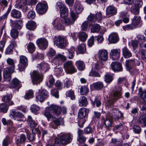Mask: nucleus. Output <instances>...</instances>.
<instances>
[{"instance_id":"35","label":"nucleus","mask_w":146,"mask_h":146,"mask_svg":"<svg viewBox=\"0 0 146 146\" xmlns=\"http://www.w3.org/2000/svg\"><path fill=\"white\" fill-rule=\"evenodd\" d=\"M27 49L30 53H32L36 49V47L34 43L32 42H29L27 46Z\"/></svg>"},{"instance_id":"58","label":"nucleus","mask_w":146,"mask_h":146,"mask_svg":"<svg viewBox=\"0 0 146 146\" xmlns=\"http://www.w3.org/2000/svg\"><path fill=\"white\" fill-rule=\"evenodd\" d=\"M39 107L35 104H33L31 106L30 109L32 112L36 113L39 110Z\"/></svg>"},{"instance_id":"7","label":"nucleus","mask_w":146,"mask_h":146,"mask_svg":"<svg viewBox=\"0 0 146 146\" xmlns=\"http://www.w3.org/2000/svg\"><path fill=\"white\" fill-rule=\"evenodd\" d=\"M11 117L14 120L18 121H22L24 118V115L21 113L16 111L15 109L11 110L10 113Z\"/></svg>"},{"instance_id":"39","label":"nucleus","mask_w":146,"mask_h":146,"mask_svg":"<svg viewBox=\"0 0 146 146\" xmlns=\"http://www.w3.org/2000/svg\"><path fill=\"white\" fill-rule=\"evenodd\" d=\"M55 80L52 75H50L49 76L48 78L49 83L47 82L46 85L48 87L50 88L52 87L54 84V82Z\"/></svg>"},{"instance_id":"15","label":"nucleus","mask_w":146,"mask_h":146,"mask_svg":"<svg viewBox=\"0 0 146 146\" xmlns=\"http://www.w3.org/2000/svg\"><path fill=\"white\" fill-rule=\"evenodd\" d=\"M111 69L114 72H120L122 70L121 64L117 62H112L111 64Z\"/></svg>"},{"instance_id":"25","label":"nucleus","mask_w":146,"mask_h":146,"mask_svg":"<svg viewBox=\"0 0 146 146\" xmlns=\"http://www.w3.org/2000/svg\"><path fill=\"white\" fill-rule=\"evenodd\" d=\"M36 26V23L33 21H29L26 25V28L32 31L35 29Z\"/></svg>"},{"instance_id":"54","label":"nucleus","mask_w":146,"mask_h":146,"mask_svg":"<svg viewBox=\"0 0 146 146\" xmlns=\"http://www.w3.org/2000/svg\"><path fill=\"white\" fill-rule=\"evenodd\" d=\"M7 62L8 64L11 66L10 68L15 69V64L13 59L9 58L7 60Z\"/></svg>"},{"instance_id":"22","label":"nucleus","mask_w":146,"mask_h":146,"mask_svg":"<svg viewBox=\"0 0 146 146\" xmlns=\"http://www.w3.org/2000/svg\"><path fill=\"white\" fill-rule=\"evenodd\" d=\"M12 25L19 29H20L23 26V22L22 20H19L13 21L12 20H10Z\"/></svg>"},{"instance_id":"16","label":"nucleus","mask_w":146,"mask_h":146,"mask_svg":"<svg viewBox=\"0 0 146 146\" xmlns=\"http://www.w3.org/2000/svg\"><path fill=\"white\" fill-rule=\"evenodd\" d=\"M98 55L99 59L103 61H106L108 58V53L105 50H99Z\"/></svg>"},{"instance_id":"43","label":"nucleus","mask_w":146,"mask_h":146,"mask_svg":"<svg viewBox=\"0 0 146 146\" xmlns=\"http://www.w3.org/2000/svg\"><path fill=\"white\" fill-rule=\"evenodd\" d=\"M78 50L80 53H84L86 51V46L84 44H82L77 47Z\"/></svg>"},{"instance_id":"61","label":"nucleus","mask_w":146,"mask_h":146,"mask_svg":"<svg viewBox=\"0 0 146 146\" xmlns=\"http://www.w3.org/2000/svg\"><path fill=\"white\" fill-rule=\"evenodd\" d=\"M133 131L134 133L137 134H139L141 131V129L138 125H135L133 127Z\"/></svg>"},{"instance_id":"49","label":"nucleus","mask_w":146,"mask_h":146,"mask_svg":"<svg viewBox=\"0 0 146 146\" xmlns=\"http://www.w3.org/2000/svg\"><path fill=\"white\" fill-rule=\"evenodd\" d=\"M19 35L18 32L17 30L15 29H13L11 32V36L14 38H16Z\"/></svg>"},{"instance_id":"59","label":"nucleus","mask_w":146,"mask_h":146,"mask_svg":"<svg viewBox=\"0 0 146 146\" xmlns=\"http://www.w3.org/2000/svg\"><path fill=\"white\" fill-rule=\"evenodd\" d=\"M135 26L132 23L131 24H129L126 25L123 27V28L124 30L125 31L132 29L135 28Z\"/></svg>"},{"instance_id":"56","label":"nucleus","mask_w":146,"mask_h":146,"mask_svg":"<svg viewBox=\"0 0 146 146\" xmlns=\"http://www.w3.org/2000/svg\"><path fill=\"white\" fill-rule=\"evenodd\" d=\"M100 29V27L98 24H96L91 28V31L93 33L98 32Z\"/></svg>"},{"instance_id":"53","label":"nucleus","mask_w":146,"mask_h":146,"mask_svg":"<svg viewBox=\"0 0 146 146\" xmlns=\"http://www.w3.org/2000/svg\"><path fill=\"white\" fill-rule=\"evenodd\" d=\"M87 37V34L84 32H81L79 35V39L82 41H84Z\"/></svg>"},{"instance_id":"27","label":"nucleus","mask_w":146,"mask_h":146,"mask_svg":"<svg viewBox=\"0 0 146 146\" xmlns=\"http://www.w3.org/2000/svg\"><path fill=\"white\" fill-rule=\"evenodd\" d=\"M79 105L80 106H86L88 104L86 98L84 96H81L79 100Z\"/></svg>"},{"instance_id":"34","label":"nucleus","mask_w":146,"mask_h":146,"mask_svg":"<svg viewBox=\"0 0 146 146\" xmlns=\"http://www.w3.org/2000/svg\"><path fill=\"white\" fill-rule=\"evenodd\" d=\"M141 19L140 17L139 16H135L132 19V24L135 27L139 25Z\"/></svg>"},{"instance_id":"11","label":"nucleus","mask_w":146,"mask_h":146,"mask_svg":"<svg viewBox=\"0 0 146 146\" xmlns=\"http://www.w3.org/2000/svg\"><path fill=\"white\" fill-rule=\"evenodd\" d=\"M36 44L42 50L45 49L48 44L47 40L44 38H38L36 41Z\"/></svg>"},{"instance_id":"62","label":"nucleus","mask_w":146,"mask_h":146,"mask_svg":"<svg viewBox=\"0 0 146 146\" xmlns=\"http://www.w3.org/2000/svg\"><path fill=\"white\" fill-rule=\"evenodd\" d=\"M94 132V129H92L91 127L88 126L86 127L84 130L85 133L88 134Z\"/></svg>"},{"instance_id":"23","label":"nucleus","mask_w":146,"mask_h":146,"mask_svg":"<svg viewBox=\"0 0 146 146\" xmlns=\"http://www.w3.org/2000/svg\"><path fill=\"white\" fill-rule=\"evenodd\" d=\"M117 10L113 6H111L108 7L106 9V13L107 15H110L113 16L116 14Z\"/></svg>"},{"instance_id":"33","label":"nucleus","mask_w":146,"mask_h":146,"mask_svg":"<svg viewBox=\"0 0 146 146\" xmlns=\"http://www.w3.org/2000/svg\"><path fill=\"white\" fill-rule=\"evenodd\" d=\"M11 6H10L8 8L6 12L2 16L0 17V23H2L4 21L5 19L7 18L8 15L11 11Z\"/></svg>"},{"instance_id":"51","label":"nucleus","mask_w":146,"mask_h":146,"mask_svg":"<svg viewBox=\"0 0 146 146\" xmlns=\"http://www.w3.org/2000/svg\"><path fill=\"white\" fill-rule=\"evenodd\" d=\"M104 123L107 127L111 126L112 123L111 119L110 118L109 119V117H106L105 119L104 120Z\"/></svg>"},{"instance_id":"46","label":"nucleus","mask_w":146,"mask_h":146,"mask_svg":"<svg viewBox=\"0 0 146 146\" xmlns=\"http://www.w3.org/2000/svg\"><path fill=\"white\" fill-rule=\"evenodd\" d=\"M83 10L82 5L79 3H76L75 5V10L78 13H80Z\"/></svg>"},{"instance_id":"37","label":"nucleus","mask_w":146,"mask_h":146,"mask_svg":"<svg viewBox=\"0 0 146 146\" xmlns=\"http://www.w3.org/2000/svg\"><path fill=\"white\" fill-rule=\"evenodd\" d=\"M9 108L8 106L5 103L0 104V111L5 113L7 112Z\"/></svg>"},{"instance_id":"57","label":"nucleus","mask_w":146,"mask_h":146,"mask_svg":"<svg viewBox=\"0 0 146 146\" xmlns=\"http://www.w3.org/2000/svg\"><path fill=\"white\" fill-rule=\"evenodd\" d=\"M39 94H41L42 96L46 98L48 96L49 93L46 90L43 89V90H39L38 92Z\"/></svg>"},{"instance_id":"47","label":"nucleus","mask_w":146,"mask_h":146,"mask_svg":"<svg viewBox=\"0 0 146 146\" xmlns=\"http://www.w3.org/2000/svg\"><path fill=\"white\" fill-rule=\"evenodd\" d=\"M33 91L32 90H29L26 92L24 98L26 100H28L33 98Z\"/></svg>"},{"instance_id":"19","label":"nucleus","mask_w":146,"mask_h":146,"mask_svg":"<svg viewBox=\"0 0 146 146\" xmlns=\"http://www.w3.org/2000/svg\"><path fill=\"white\" fill-rule=\"evenodd\" d=\"M108 40L111 43H116L119 40V38L117 34L116 33H111L109 36Z\"/></svg>"},{"instance_id":"26","label":"nucleus","mask_w":146,"mask_h":146,"mask_svg":"<svg viewBox=\"0 0 146 146\" xmlns=\"http://www.w3.org/2000/svg\"><path fill=\"white\" fill-rule=\"evenodd\" d=\"M122 51L123 55L125 58H128L132 56L131 53L126 47L123 48Z\"/></svg>"},{"instance_id":"44","label":"nucleus","mask_w":146,"mask_h":146,"mask_svg":"<svg viewBox=\"0 0 146 146\" xmlns=\"http://www.w3.org/2000/svg\"><path fill=\"white\" fill-rule=\"evenodd\" d=\"M139 124H143L146 126V116L145 115H141L139 118L138 121Z\"/></svg>"},{"instance_id":"29","label":"nucleus","mask_w":146,"mask_h":146,"mask_svg":"<svg viewBox=\"0 0 146 146\" xmlns=\"http://www.w3.org/2000/svg\"><path fill=\"white\" fill-rule=\"evenodd\" d=\"M139 91L140 93V97L143 100L144 103L146 104V90H143L141 87H140Z\"/></svg>"},{"instance_id":"3","label":"nucleus","mask_w":146,"mask_h":146,"mask_svg":"<svg viewBox=\"0 0 146 146\" xmlns=\"http://www.w3.org/2000/svg\"><path fill=\"white\" fill-rule=\"evenodd\" d=\"M47 109L48 111L52 112L56 116L60 115L61 110L64 114H66L67 112V109L65 107H63L61 109L60 107L55 105H51Z\"/></svg>"},{"instance_id":"45","label":"nucleus","mask_w":146,"mask_h":146,"mask_svg":"<svg viewBox=\"0 0 146 146\" xmlns=\"http://www.w3.org/2000/svg\"><path fill=\"white\" fill-rule=\"evenodd\" d=\"M66 95L68 97L70 98L71 100H74L75 98L74 92L72 90L67 91L66 93Z\"/></svg>"},{"instance_id":"18","label":"nucleus","mask_w":146,"mask_h":146,"mask_svg":"<svg viewBox=\"0 0 146 146\" xmlns=\"http://www.w3.org/2000/svg\"><path fill=\"white\" fill-rule=\"evenodd\" d=\"M136 60L135 59L127 60L125 61V65L127 70H130L133 67L135 64Z\"/></svg>"},{"instance_id":"28","label":"nucleus","mask_w":146,"mask_h":146,"mask_svg":"<svg viewBox=\"0 0 146 146\" xmlns=\"http://www.w3.org/2000/svg\"><path fill=\"white\" fill-rule=\"evenodd\" d=\"M11 16L16 19H20L22 17L21 12L16 9H13L11 12Z\"/></svg>"},{"instance_id":"40","label":"nucleus","mask_w":146,"mask_h":146,"mask_svg":"<svg viewBox=\"0 0 146 146\" xmlns=\"http://www.w3.org/2000/svg\"><path fill=\"white\" fill-rule=\"evenodd\" d=\"M6 36H3L2 39L0 41V51L2 52L5 46L6 41Z\"/></svg>"},{"instance_id":"8","label":"nucleus","mask_w":146,"mask_h":146,"mask_svg":"<svg viewBox=\"0 0 146 146\" xmlns=\"http://www.w3.org/2000/svg\"><path fill=\"white\" fill-rule=\"evenodd\" d=\"M48 8L47 3L45 1L39 3L36 6V10L37 12L40 14L45 13Z\"/></svg>"},{"instance_id":"10","label":"nucleus","mask_w":146,"mask_h":146,"mask_svg":"<svg viewBox=\"0 0 146 146\" xmlns=\"http://www.w3.org/2000/svg\"><path fill=\"white\" fill-rule=\"evenodd\" d=\"M73 137V135L70 133L64 134L60 137L61 143L65 145L67 144L72 141Z\"/></svg>"},{"instance_id":"2","label":"nucleus","mask_w":146,"mask_h":146,"mask_svg":"<svg viewBox=\"0 0 146 146\" xmlns=\"http://www.w3.org/2000/svg\"><path fill=\"white\" fill-rule=\"evenodd\" d=\"M118 85L117 84L115 86L113 95L106 103L108 107L112 105L117 100L121 98V94L120 91L122 90V88Z\"/></svg>"},{"instance_id":"9","label":"nucleus","mask_w":146,"mask_h":146,"mask_svg":"<svg viewBox=\"0 0 146 146\" xmlns=\"http://www.w3.org/2000/svg\"><path fill=\"white\" fill-rule=\"evenodd\" d=\"M54 44L58 47L62 48L66 46L68 43H67L64 39L60 36H55L54 39Z\"/></svg>"},{"instance_id":"50","label":"nucleus","mask_w":146,"mask_h":146,"mask_svg":"<svg viewBox=\"0 0 146 146\" xmlns=\"http://www.w3.org/2000/svg\"><path fill=\"white\" fill-rule=\"evenodd\" d=\"M12 97V94H9L4 96L2 99V101L5 102H8L10 101Z\"/></svg>"},{"instance_id":"63","label":"nucleus","mask_w":146,"mask_h":146,"mask_svg":"<svg viewBox=\"0 0 146 146\" xmlns=\"http://www.w3.org/2000/svg\"><path fill=\"white\" fill-rule=\"evenodd\" d=\"M89 75L90 76L95 77H100V74L97 72L92 70L90 73Z\"/></svg>"},{"instance_id":"38","label":"nucleus","mask_w":146,"mask_h":146,"mask_svg":"<svg viewBox=\"0 0 146 146\" xmlns=\"http://www.w3.org/2000/svg\"><path fill=\"white\" fill-rule=\"evenodd\" d=\"M52 119L54 124L57 126H59L60 125H63L64 124V121L62 119H59L54 117Z\"/></svg>"},{"instance_id":"20","label":"nucleus","mask_w":146,"mask_h":146,"mask_svg":"<svg viewBox=\"0 0 146 146\" xmlns=\"http://www.w3.org/2000/svg\"><path fill=\"white\" fill-rule=\"evenodd\" d=\"M120 50L119 49H115L111 50L110 54L112 56V58L117 60L120 57Z\"/></svg>"},{"instance_id":"24","label":"nucleus","mask_w":146,"mask_h":146,"mask_svg":"<svg viewBox=\"0 0 146 146\" xmlns=\"http://www.w3.org/2000/svg\"><path fill=\"white\" fill-rule=\"evenodd\" d=\"M77 69L80 71L84 70L85 68V65L84 62L80 60L76 61L75 63Z\"/></svg>"},{"instance_id":"55","label":"nucleus","mask_w":146,"mask_h":146,"mask_svg":"<svg viewBox=\"0 0 146 146\" xmlns=\"http://www.w3.org/2000/svg\"><path fill=\"white\" fill-rule=\"evenodd\" d=\"M92 103L94 106L96 105L97 107L100 106L101 105V103L100 100L98 99L97 97H96L94 99V101H92Z\"/></svg>"},{"instance_id":"12","label":"nucleus","mask_w":146,"mask_h":146,"mask_svg":"<svg viewBox=\"0 0 146 146\" xmlns=\"http://www.w3.org/2000/svg\"><path fill=\"white\" fill-rule=\"evenodd\" d=\"M20 64L18 65L19 69L21 72L24 71L25 67L27 66L28 60L26 56L23 55L20 56Z\"/></svg>"},{"instance_id":"41","label":"nucleus","mask_w":146,"mask_h":146,"mask_svg":"<svg viewBox=\"0 0 146 146\" xmlns=\"http://www.w3.org/2000/svg\"><path fill=\"white\" fill-rule=\"evenodd\" d=\"M88 88L86 86H82L80 88V94L82 95H85L87 94L89 91Z\"/></svg>"},{"instance_id":"48","label":"nucleus","mask_w":146,"mask_h":146,"mask_svg":"<svg viewBox=\"0 0 146 146\" xmlns=\"http://www.w3.org/2000/svg\"><path fill=\"white\" fill-rule=\"evenodd\" d=\"M104 80L106 82L110 83L113 80V78L111 75L107 74L104 76Z\"/></svg>"},{"instance_id":"36","label":"nucleus","mask_w":146,"mask_h":146,"mask_svg":"<svg viewBox=\"0 0 146 146\" xmlns=\"http://www.w3.org/2000/svg\"><path fill=\"white\" fill-rule=\"evenodd\" d=\"M93 87L95 89L99 90L101 89L104 87V85L102 82H98L93 84Z\"/></svg>"},{"instance_id":"17","label":"nucleus","mask_w":146,"mask_h":146,"mask_svg":"<svg viewBox=\"0 0 146 146\" xmlns=\"http://www.w3.org/2000/svg\"><path fill=\"white\" fill-rule=\"evenodd\" d=\"M14 69L11 68H6L4 69L3 74L4 78L8 79V80H10L11 79L10 74L14 72Z\"/></svg>"},{"instance_id":"64","label":"nucleus","mask_w":146,"mask_h":146,"mask_svg":"<svg viewBox=\"0 0 146 146\" xmlns=\"http://www.w3.org/2000/svg\"><path fill=\"white\" fill-rule=\"evenodd\" d=\"M35 17V13L33 11H29L27 15V17L29 19H33Z\"/></svg>"},{"instance_id":"1","label":"nucleus","mask_w":146,"mask_h":146,"mask_svg":"<svg viewBox=\"0 0 146 146\" xmlns=\"http://www.w3.org/2000/svg\"><path fill=\"white\" fill-rule=\"evenodd\" d=\"M37 67L39 70L38 71H33L31 77L32 81L34 84H37L42 81L43 76L42 74L45 72L49 70V66L47 63L41 62L38 64Z\"/></svg>"},{"instance_id":"60","label":"nucleus","mask_w":146,"mask_h":146,"mask_svg":"<svg viewBox=\"0 0 146 146\" xmlns=\"http://www.w3.org/2000/svg\"><path fill=\"white\" fill-rule=\"evenodd\" d=\"M45 97L42 96V95L39 94L38 92V95L36 97V101L38 102L39 101L40 102H42L44 101L45 99H46Z\"/></svg>"},{"instance_id":"5","label":"nucleus","mask_w":146,"mask_h":146,"mask_svg":"<svg viewBox=\"0 0 146 146\" xmlns=\"http://www.w3.org/2000/svg\"><path fill=\"white\" fill-rule=\"evenodd\" d=\"M63 67L66 72L68 74H72L77 71V70L73 66L71 61L65 62L63 65Z\"/></svg>"},{"instance_id":"42","label":"nucleus","mask_w":146,"mask_h":146,"mask_svg":"<svg viewBox=\"0 0 146 146\" xmlns=\"http://www.w3.org/2000/svg\"><path fill=\"white\" fill-rule=\"evenodd\" d=\"M26 139V137L25 135L22 134L20 135L19 138L16 140V143L17 144H19L22 143L24 142Z\"/></svg>"},{"instance_id":"32","label":"nucleus","mask_w":146,"mask_h":146,"mask_svg":"<svg viewBox=\"0 0 146 146\" xmlns=\"http://www.w3.org/2000/svg\"><path fill=\"white\" fill-rule=\"evenodd\" d=\"M86 109L84 108H82L79 110L78 113V117L81 118H84L86 115Z\"/></svg>"},{"instance_id":"4","label":"nucleus","mask_w":146,"mask_h":146,"mask_svg":"<svg viewBox=\"0 0 146 146\" xmlns=\"http://www.w3.org/2000/svg\"><path fill=\"white\" fill-rule=\"evenodd\" d=\"M56 7L58 10L60 11V16L64 17L68 15V10L63 2L60 1L58 2Z\"/></svg>"},{"instance_id":"13","label":"nucleus","mask_w":146,"mask_h":146,"mask_svg":"<svg viewBox=\"0 0 146 146\" xmlns=\"http://www.w3.org/2000/svg\"><path fill=\"white\" fill-rule=\"evenodd\" d=\"M55 28L58 30H63L64 27L63 22L61 18H56L52 23Z\"/></svg>"},{"instance_id":"31","label":"nucleus","mask_w":146,"mask_h":146,"mask_svg":"<svg viewBox=\"0 0 146 146\" xmlns=\"http://www.w3.org/2000/svg\"><path fill=\"white\" fill-rule=\"evenodd\" d=\"M27 121L29 126L31 127H35L37 125V123L33 119L32 117L30 115L28 117Z\"/></svg>"},{"instance_id":"21","label":"nucleus","mask_w":146,"mask_h":146,"mask_svg":"<svg viewBox=\"0 0 146 146\" xmlns=\"http://www.w3.org/2000/svg\"><path fill=\"white\" fill-rule=\"evenodd\" d=\"M15 5V8L19 9L22 8L23 6H25L27 3V0H17Z\"/></svg>"},{"instance_id":"52","label":"nucleus","mask_w":146,"mask_h":146,"mask_svg":"<svg viewBox=\"0 0 146 146\" xmlns=\"http://www.w3.org/2000/svg\"><path fill=\"white\" fill-rule=\"evenodd\" d=\"M43 115L47 118L48 121L53 119L54 117L47 110H45L43 113Z\"/></svg>"},{"instance_id":"6","label":"nucleus","mask_w":146,"mask_h":146,"mask_svg":"<svg viewBox=\"0 0 146 146\" xmlns=\"http://www.w3.org/2000/svg\"><path fill=\"white\" fill-rule=\"evenodd\" d=\"M70 11V15L72 19L67 18L66 17L67 16L64 17L60 16V18L62 20V21H64L66 25H70L74 24L76 19L77 18L75 13L71 10Z\"/></svg>"},{"instance_id":"30","label":"nucleus","mask_w":146,"mask_h":146,"mask_svg":"<svg viewBox=\"0 0 146 146\" xmlns=\"http://www.w3.org/2000/svg\"><path fill=\"white\" fill-rule=\"evenodd\" d=\"M66 57L63 55L61 54L56 55L53 60V62H58L61 60L63 61H65L66 60Z\"/></svg>"},{"instance_id":"14","label":"nucleus","mask_w":146,"mask_h":146,"mask_svg":"<svg viewBox=\"0 0 146 146\" xmlns=\"http://www.w3.org/2000/svg\"><path fill=\"white\" fill-rule=\"evenodd\" d=\"M22 86L21 82L17 78H15L13 79L11 82L10 87L11 88H15L17 89L18 91Z\"/></svg>"}]
</instances>
